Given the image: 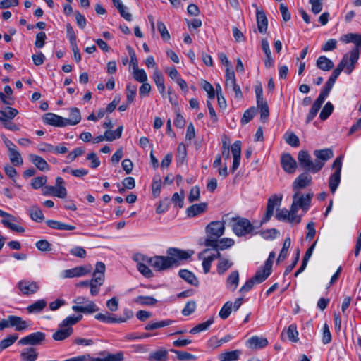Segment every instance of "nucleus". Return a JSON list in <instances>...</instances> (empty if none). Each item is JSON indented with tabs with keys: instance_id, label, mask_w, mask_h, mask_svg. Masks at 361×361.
I'll return each mask as SVG.
<instances>
[{
	"instance_id": "obj_53",
	"label": "nucleus",
	"mask_w": 361,
	"mask_h": 361,
	"mask_svg": "<svg viewBox=\"0 0 361 361\" xmlns=\"http://www.w3.org/2000/svg\"><path fill=\"white\" fill-rule=\"evenodd\" d=\"M82 318V315L69 316L62 321V322L59 324V327H70L69 326H72L76 324L80 321Z\"/></svg>"
},
{
	"instance_id": "obj_52",
	"label": "nucleus",
	"mask_w": 361,
	"mask_h": 361,
	"mask_svg": "<svg viewBox=\"0 0 361 361\" xmlns=\"http://www.w3.org/2000/svg\"><path fill=\"white\" fill-rule=\"evenodd\" d=\"M334 83L327 80V82L325 83V85L324 86L322 90L321 91L319 95L318 96L317 99H319L322 102H324L326 98L329 94Z\"/></svg>"
},
{
	"instance_id": "obj_34",
	"label": "nucleus",
	"mask_w": 361,
	"mask_h": 361,
	"mask_svg": "<svg viewBox=\"0 0 361 361\" xmlns=\"http://www.w3.org/2000/svg\"><path fill=\"white\" fill-rule=\"evenodd\" d=\"M178 275L180 278L192 286H197L199 284L198 280L194 274L187 269H180L178 272Z\"/></svg>"
},
{
	"instance_id": "obj_19",
	"label": "nucleus",
	"mask_w": 361,
	"mask_h": 361,
	"mask_svg": "<svg viewBox=\"0 0 361 361\" xmlns=\"http://www.w3.org/2000/svg\"><path fill=\"white\" fill-rule=\"evenodd\" d=\"M90 272V266H78L63 271L65 278L80 277Z\"/></svg>"
},
{
	"instance_id": "obj_17",
	"label": "nucleus",
	"mask_w": 361,
	"mask_h": 361,
	"mask_svg": "<svg viewBox=\"0 0 361 361\" xmlns=\"http://www.w3.org/2000/svg\"><path fill=\"white\" fill-rule=\"evenodd\" d=\"M43 121L45 123L52 126H66V118L53 113L45 114L43 116Z\"/></svg>"
},
{
	"instance_id": "obj_13",
	"label": "nucleus",
	"mask_w": 361,
	"mask_h": 361,
	"mask_svg": "<svg viewBox=\"0 0 361 361\" xmlns=\"http://www.w3.org/2000/svg\"><path fill=\"white\" fill-rule=\"evenodd\" d=\"M316 164L319 165V171L324 167L325 163L334 157L333 151L329 149H316L313 152Z\"/></svg>"
},
{
	"instance_id": "obj_54",
	"label": "nucleus",
	"mask_w": 361,
	"mask_h": 361,
	"mask_svg": "<svg viewBox=\"0 0 361 361\" xmlns=\"http://www.w3.org/2000/svg\"><path fill=\"white\" fill-rule=\"evenodd\" d=\"M333 111H334V106H333V104L330 102H328L324 105L323 109H322V111H321V112L319 114V118L322 121H325L332 114Z\"/></svg>"
},
{
	"instance_id": "obj_12",
	"label": "nucleus",
	"mask_w": 361,
	"mask_h": 361,
	"mask_svg": "<svg viewBox=\"0 0 361 361\" xmlns=\"http://www.w3.org/2000/svg\"><path fill=\"white\" fill-rule=\"evenodd\" d=\"M276 217L279 221H288L290 223L299 224L301 221V217L297 215V212L292 213V206L289 211L286 209H277Z\"/></svg>"
},
{
	"instance_id": "obj_18",
	"label": "nucleus",
	"mask_w": 361,
	"mask_h": 361,
	"mask_svg": "<svg viewBox=\"0 0 361 361\" xmlns=\"http://www.w3.org/2000/svg\"><path fill=\"white\" fill-rule=\"evenodd\" d=\"M281 164L283 169L288 173H295L297 163L290 154H284L281 157Z\"/></svg>"
},
{
	"instance_id": "obj_41",
	"label": "nucleus",
	"mask_w": 361,
	"mask_h": 361,
	"mask_svg": "<svg viewBox=\"0 0 361 361\" xmlns=\"http://www.w3.org/2000/svg\"><path fill=\"white\" fill-rule=\"evenodd\" d=\"M271 269H267L266 267H263L262 269L258 270L255 275L252 277L253 280L255 283H261L264 281H265L267 277L271 274Z\"/></svg>"
},
{
	"instance_id": "obj_25",
	"label": "nucleus",
	"mask_w": 361,
	"mask_h": 361,
	"mask_svg": "<svg viewBox=\"0 0 361 361\" xmlns=\"http://www.w3.org/2000/svg\"><path fill=\"white\" fill-rule=\"evenodd\" d=\"M257 28L260 33H265L267 30L268 20L265 13L262 10L257 8Z\"/></svg>"
},
{
	"instance_id": "obj_28",
	"label": "nucleus",
	"mask_w": 361,
	"mask_h": 361,
	"mask_svg": "<svg viewBox=\"0 0 361 361\" xmlns=\"http://www.w3.org/2000/svg\"><path fill=\"white\" fill-rule=\"evenodd\" d=\"M72 327H59V329L52 335L54 341H63L68 338L73 333Z\"/></svg>"
},
{
	"instance_id": "obj_39",
	"label": "nucleus",
	"mask_w": 361,
	"mask_h": 361,
	"mask_svg": "<svg viewBox=\"0 0 361 361\" xmlns=\"http://www.w3.org/2000/svg\"><path fill=\"white\" fill-rule=\"evenodd\" d=\"M234 245V240L229 238H224L221 240H216V245L215 247H211L215 250H224L227 248L232 247Z\"/></svg>"
},
{
	"instance_id": "obj_22",
	"label": "nucleus",
	"mask_w": 361,
	"mask_h": 361,
	"mask_svg": "<svg viewBox=\"0 0 361 361\" xmlns=\"http://www.w3.org/2000/svg\"><path fill=\"white\" fill-rule=\"evenodd\" d=\"M208 208V204L207 202H201L200 204H195L186 209V214L188 217H195L197 215L204 213Z\"/></svg>"
},
{
	"instance_id": "obj_1",
	"label": "nucleus",
	"mask_w": 361,
	"mask_h": 361,
	"mask_svg": "<svg viewBox=\"0 0 361 361\" xmlns=\"http://www.w3.org/2000/svg\"><path fill=\"white\" fill-rule=\"evenodd\" d=\"M166 253L168 256H154L153 257L140 256V257L144 261L146 259V262L156 270L162 271L178 266L181 261L189 259L194 254V251L170 247L167 250Z\"/></svg>"
},
{
	"instance_id": "obj_62",
	"label": "nucleus",
	"mask_w": 361,
	"mask_h": 361,
	"mask_svg": "<svg viewBox=\"0 0 361 361\" xmlns=\"http://www.w3.org/2000/svg\"><path fill=\"white\" fill-rule=\"evenodd\" d=\"M47 181V177L46 176H41L36 178H34L32 180L31 185L32 188L37 190L42 186L45 185Z\"/></svg>"
},
{
	"instance_id": "obj_56",
	"label": "nucleus",
	"mask_w": 361,
	"mask_h": 361,
	"mask_svg": "<svg viewBox=\"0 0 361 361\" xmlns=\"http://www.w3.org/2000/svg\"><path fill=\"white\" fill-rule=\"evenodd\" d=\"M233 303L230 301L226 302L219 311V315L222 319H226L231 313Z\"/></svg>"
},
{
	"instance_id": "obj_10",
	"label": "nucleus",
	"mask_w": 361,
	"mask_h": 361,
	"mask_svg": "<svg viewBox=\"0 0 361 361\" xmlns=\"http://www.w3.org/2000/svg\"><path fill=\"white\" fill-rule=\"evenodd\" d=\"M45 338L46 334L44 333L41 331L34 332L20 339L18 345H39L45 341Z\"/></svg>"
},
{
	"instance_id": "obj_3",
	"label": "nucleus",
	"mask_w": 361,
	"mask_h": 361,
	"mask_svg": "<svg viewBox=\"0 0 361 361\" xmlns=\"http://www.w3.org/2000/svg\"><path fill=\"white\" fill-rule=\"evenodd\" d=\"M73 302L75 305L72 306V310L75 312L92 314L99 310L94 302L89 300L86 297H76Z\"/></svg>"
},
{
	"instance_id": "obj_33",
	"label": "nucleus",
	"mask_w": 361,
	"mask_h": 361,
	"mask_svg": "<svg viewBox=\"0 0 361 361\" xmlns=\"http://www.w3.org/2000/svg\"><path fill=\"white\" fill-rule=\"evenodd\" d=\"M81 120V115L80 110L76 108H71L70 109V117L66 118V126H74L80 123Z\"/></svg>"
},
{
	"instance_id": "obj_55",
	"label": "nucleus",
	"mask_w": 361,
	"mask_h": 361,
	"mask_svg": "<svg viewBox=\"0 0 361 361\" xmlns=\"http://www.w3.org/2000/svg\"><path fill=\"white\" fill-rule=\"evenodd\" d=\"M18 334H12L8 336L7 338L3 339L0 342V351L7 348L8 347L13 345L15 341L18 339Z\"/></svg>"
},
{
	"instance_id": "obj_59",
	"label": "nucleus",
	"mask_w": 361,
	"mask_h": 361,
	"mask_svg": "<svg viewBox=\"0 0 361 361\" xmlns=\"http://www.w3.org/2000/svg\"><path fill=\"white\" fill-rule=\"evenodd\" d=\"M291 240L290 238H287L285 239L283 245V247L281 250V252L279 254V256L277 259V262H279L280 261L284 260L288 255V250L290 246Z\"/></svg>"
},
{
	"instance_id": "obj_60",
	"label": "nucleus",
	"mask_w": 361,
	"mask_h": 361,
	"mask_svg": "<svg viewBox=\"0 0 361 361\" xmlns=\"http://www.w3.org/2000/svg\"><path fill=\"white\" fill-rule=\"evenodd\" d=\"M161 179L160 176L154 177L153 179L152 184V195H154V197H157L159 195L160 191H161Z\"/></svg>"
},
{
	"instance_id": "obj_15",
	"label": "nucleus",
	"mask_w": 361,
	"mask_h": 361,
	"mask_svg": "<svg viewBox=\"0 0 361 361\" xmlns=\"http://www.w3.org/2000/svg\"><path fill=\"white\" fill-rule=\"evenodd\" d=\"M282 200V196L278 197L276 195H271L267 202L266 214L262 219V223L268 221L274 214V208L280 204Z\"/></svg>"
},
{
	"instance_id": "obj_5",
	"label": "nucleus",
	"mask_w": 361,
	"mask_h": 361,
	"mask_svg": "<svg viewBox=\"0 0 361 361\" xmlns=\"http://www.w3.org/2000/svg\"><path fill=\"white\" fill-rule=\"evenodd\" d=\"M313 197V193H307L304 196L300 192L296 191L293 196L292 202V213L298 212V208H301L306 212L310 205L311 200Z\"/></svg>"
},
{
	"instance_id": "obj_40",
	"label": "nucleus",
	"mask_w": 361,
	"mask_h": 361,
	"mask_svg": "<svg viewBox=\"0 0 361 361\" xmlns=\"http://www.w3.org/2000/svg\"><path fill=\"white\" fill-rule=\"evenodd\" d=\"M214 317H211L207 321L196 325L195 327L191 329L189 332L192 334H195L197 333L206 331L214 323Z\"/></svg>"
},
{
	"instance_id": "obj_11",
	"label": "nucleus",
	"mask_w": 361,
	"mask_h": 361,
	"mask_svg": "<svg viewBox=\"0 0 361 361\" xmlns=\"http://www.w3.org/2000/svg\"><path fill=\"white\" fill-rule=\"evenodd\" d=\"M0 216L6 218L1 219V223L11 231L17 233L25 232V228L23 226L12 223V221H16V218L14 216L0 209Z\"/></svg>"
},
{
	"instance_id": "obj_35",
	"label": "nucleus",
	"mask_w": 361,
	"mask_h": 361,
	"mask_svg": "<svg viewBox=\"0 0 361 361\" xmlns=\"http://www.w3.org/2000/svg\"><path fill=\"white\" fill-rule=\"evenodd\" d=\"M323 103H324L323 102L320 101L318 99H317L314 102L311 109L309 111V113L307 115L306 121H305L306 123H310L315 118L318 111L321 109V106L323 104Z\"/></svg>"
},
{
	"instance_id": "obj_44",
	"label": "nucleus",
	"mask_w": 361,
	"mask_h": 361,
	"mask_svg": "<svg viewBox=\"0 0 361 361\" xmlns=\"http://www.w3.org/2000/svg\"><path fill=\"white\" fill-rule=\"evenodd\" d=\"M47 305V302L44 300H39L31 304L27 307L29 313H38L40 312Z\"/></svg>"
},
{
	"instance_id": "obj_8",
	"label": "nucleus",
	"mask_w": 361,
	"mask_h": 361,
	"mask_svg": "<svg viewBox=\"0 0 361 361\" xmlns=\"http://www.w3.org/2000/svg\"><path fill=\"white\" fill-rule=\"evenodd\" d=\"M226 88L235 92V97L237 99L243 98V93L240 86L236 83L235 73L228 67L226 69Z\"/></svg>"
},
{
	"instance_id": "obj_36",
	"label": "nucleus",
	"mask_w": 361,
	"mask_h": 361,
	"mask_svg": "<svg viewBox=\"0 0 361 361\" xmlns=\"http://www.w3.org/2000/svg\"><path fill=\"white\" fill-rule=\"evenodd\" d=\"M28 214L31 219L36 222H42L44 219L41 209L37 205L30 207L28 209Z\"/></svg>"
},
{
	"instance_id": "obj_48",
	"label": "nucleus",
	"mask_w": 361,
	"mask_h": 361,
	"mask_svg": "<svg viewBox=\"0 0 361 361\" xmlns=\"http://www.w3.org/2000/svg\"><path fill=\"white\" fill-rule=\"evenodd\" d=\"M8 157L10 161L15 166H20L23 163L21 154L16 148L8 152Z\"/></svg>"
},
{
	"instance_id": "obj_4",
	"label": "nucleus",
	"mask_w": 361,
	"mask_h": 361,
	"mask_svg": "<svg viewBox=\"0 0 361 361\" xmlns=\"http://www.w3.org/2000/svg\"><path fill=\"white\" fill-rule=\"evenodd\" d=\"M233 221L232 228L238 236H245L252 233L254 231V226L247 219L235 217L233 218Z\"/></svg>"
},
{
	"instance_id": "obj_20",
	"label": "nucleus",
	"mask_w": 361,
	"mask_h": 361,
	"mask_svg": "<svg viewBox=\"0 0 361 361\" xmlns=\"http://www.w3.org/2000/svg\"><path fill=\"white\" fill-rule=\"evenodd\" d=\"M231 152L233 157V166L231 171L234 173L239 167L240 157H241V142L239 140L235 141L231 146Z\"/></svg>"
},
{
	"instance_id": "obj_49",
	"label": "nucleus",
	"mask_w": 361,
	"mask_h": 361,
	"mask_svg": "<svg viewBox=\"0 0 361 361\" xmlns=\"http://www.w3.org/2000/svg\"><path fill=\"white\" fill-rule=\"evenodd\" d=\"M173 323V321L171 319L156 322H149L145 327V329L147 331L154 330L159 328H162L166 326H169Z\"/></svg>"
},
{
	"instance_id": "obj_42",
	"label": "nucleus",
	"mask_w": 361,
	"mask_h": 361,
	"mask_svg": "<svg viewBox=\"0 0 361 361\" xmlns=\"http://www.w3.org/2000/svg\"><path fill=\"white\" fill-rule=\"evenodd\" d=\"M100 356H104V361H123L124 360L123 353L118 352L116 354L109 353L104 350L99 353Z\"/></svg>"
},
{
	"instance_id": "obj_29",
	"label": "nucleus",
	"mask_w": 361,
	"mask_h": 361,
	"mask_svg": "<svg viewBox=\"0 0 361 361\" xmlns=\"http://www.w3.org/2000/svg\"><path fill=\"white\" fill-rule=\"evenodd\" d=\"M140 256L142 255H137L134 257V259L138 262L137 264V269L144 276L147 278H151L153 276V273L145 263L139 262L140 260L142 261V259L140 257ZM143 262H147L146 260H143Z\"/></svg>"
},
{
	"instance_id": "obj_6",
	"label": "nucleus",
	"mask_w": 361,
	"mask_h": 361,
	"mask_svg": "<svg viewBox=\"0 0 361 361\" xmlns=\"http://www.w3.org/2000/svg\"><path fill=\"white\" fill-rule=\"evenodd\" d=\"M343 157H338L332 164V169L335 170L329 179V187L332 193H334L341 182V172L342 169V160Z\"/></svg>"
},
{
	"instance_id": "obj_9",
	"label": "nucleus",
	"mask_w": 361,
	"mask_h": 361,
	"mask_svg": "<svg viewBox=\"0 0 361 361\" xmlns=\"http://www.w3.org/2000/svg\"><path fill=\"white\" fill-rule=\"evenodd\" d=\"M359 48L355 47L350 52V55L348 54H345L341 59V61H344V70L345 72L348 74H350L353 69L355 68V65L357 63V60L359 59Z\"/></svg>"
},
{
	"instance_id": "obj_58",
	"label": "nucleus",
	"mask_w": 361,
	"mask_h": 361,
	"mask_svg": "<svg viewBox=\"0 0 361 361\" xmlns=\"http://www.w3.org/2000/svg\"><path fill=\"white\" fill-rule=\"evenodd\" d=\"M171 351L176 355L178 360L180 361L194 360L197 358L195 355L185 351L177 350H172Z\"/></svg>"
},
{
	"instance_id": "obj_14",
	"label": "nucleus",
	"mask_w": 361,
	"mask_h": 361,
	"mask_svg": "<svg viewBox=\"0 0 361 361\" xmlns=\"http://www.w3.org/2000/svg\"><path fill=\"white\" fill-rule=\"evenodd\" d=\"M18 288L23 295H31L39 289L38 283L29 280H21L18 283Z\"/></svg>"
},
{
	"instance_id": "obj_27",
	"label": "nucleus",
	"mask_w": 361,
	"mask_h": 361,
	"mask_svg": "<svg viewBox=\"0 0 361 361\" xmlns=\"http://www.w3.org/2000/svg\"><path fill=\"white\" fill-rule=\"evenodd\" d=\"M247 343L250 348L259 349L266 347L268 345V341L266 338L254 336L247 340Z\"/></svg>"
},
{
	"instance_id": "obj_47",
	"label": "nucleus",
	"mask_w": 361,
	"mask_h": 361,
	"mask_svg": "<svg viewBox=\"0 0 361 361\" xmlns=\"http://www.w3.org/2000/svg\"><path fill=\"white\" fill-rule=\"evenodd\" d=\"M123 129V126H120L114 131H112L110 130H106L104 133V135L106 137V141H113L116 139L120 138L122 135Z\"/></svg>"
},
{
	"instance_id": "obj_57",
	"label": "nucleus",
	"mask_w": 361,
	"mask_h": 361,
	"mask_svg": "<svg viewBox=\"0 0 361 361\" xmlns=\"http://www.w3.org/2000/svg\"><path fill=\"white\" fill-rule=\"evenodd\" d=\"M257 107L260 110V117L261 120L263 121H265L267 120L269 115V106L267 104V102L266 101H262V103H257Z\"/></svg>"
},
{
	"instance_id": "obj_38",
	"label": "nucleus",
	"mask_w": 361,
	"mask_h": 361,
	"mask_svg": "<svg viewBox=\"0 0 361 361\" xmlns=\"http://www.w3.org/2000/svg\"><path fill=\"white\" fill-rule=\"evenodd\" d=\"M238 283H239V273L238 271H233L227 279V281H226L227 287L231 291H234L237 288Z\"/></svg>"
},
{
	"instance_id": "obj_7",
	"label": "nucleus",
	"mask_w": 361,
	"mask_h": 361,
	"mask_svg": "<svg viewBox=\"0 0 361 361\" xmlns=\"http://www.w3.org/2000/svg\"><path fill=\"white\" fill-rule=\"evenodd\" d=\"M298 160L300 166L306 171L315 173L319 171V165L316 161H313L311 156L306 150H301L298 152Z\"/></svg>"
},
{
	"instance_id": "obj_30",
	"label": "nucleus",
	"mask_w": 361,
	"mask_h": 361,
	"mask_svg": "<svg viewBox=\"0 0 361 361\" xmlns=\"http://www.w3.org/2000/svg\"><path fill=\"white\" fill-rule=\"evenodd\" d=\"M168 358V352L164 348L151 352L148 357L149 361H166Z\"/></svg>"
},
{
	"instance_id": "obj_24",
	"label": "nucleus",
	"mask_w": 361,
	"mask_h": 361,
	"mask_svg": "<svg viewBox=\"0 0 361 361\" xmlns=\"http://www.w3.org/2000/svg\"><path fill=\"white\" fill-rule=\"evenodd\" d=\"M39 353L33 347L25 348L20 353V357L22 361H36Z\"/></svg>"
},
{
	"instance_id": "obj_2",
	"label": "nucleus",
	"mask_w": 361,
	"mask_h": 361,
	"mask_svg": "<svg viewBox=\"0 0 361 361\" xmlns=\"http://www.w3.org/2000/svg\"><path fill=\"white\" fill-rule=\"evenodd\" d=\"M225 231L224 221H213L205 227L207 238L204 240L206 247H215L216 240L221 237Z\"/></svg>"
},
{
	"instance_id": "obj_16",
	"label": "nucleus",
	"mask_w": 361,
	"mask_h": 361,
	"mask_svg": "<svg viewBox=\"0 0 361 361\" xmlns=\"http://www.w3.org/2000/svg\"><path fill=\"white\" fill-rule=\"evenodd\" d=\"M312 176L307 172L300 174L293 183V189L295 192L299 189L305 188L312 183Z\"/></svg>"
},
{
	"instance_id": "obj_63",
	"label": "nucleus",
	"mask_w": 361,
	"mask_h": 361,
	"mask_svg": "<svg viewBox=\"0 0 361 361\" xmlns=\"http://www.w3.org/2000/svg\"><path fill=\"white\" fill-rule=\"evenodd\" d=\"M286 142L292 147H298L300 145V140L298 137L294 133L285 134Z\"/></svg>"
},
{
	"instance_id": "obj_43",
	"label": "nucleus",
	"mask_w": 361,
	"mask_h": 361,
	"mask_svg": "<svg viewBox=\"0 0 361 361\" xmlns=\"http://www.w3.org/2000/svg\"><path fill=\"white\" fill-rule=\"evenodd\" d=\"M153 80L156 85L157 86L159 92L161 93H164L165 90L164 78L162 74L158 71L157 68H156V69L154 71Z\"/></svg>"
},
{
	"instance_id": "obj_37",
	"label": "nucleus",
	"mask_w": 361,
	"mask_h": 361,
	"mask_svg": "<svg viewBox=\"0 0 361 361\" xmlns=\"http://www.w3.org/2000/svg\"><path fill=\"white\" fill-rule=\"evenodd\" d=\"M46 224L48 226L51 228L65 230V231H73L75 229V226L73 225L66 224L60 221L55 220H47Z\"/></svg>"
},
{
	"instance_id": "obj_23",
	"label": "nucleus",
	"mask_w": 361,
	"mask_h": 361,
	"mask_svg": "<svg viewBox=\"0 0 361 361\" xmlns=\"http://www.w3.org/2000/svg\"><path fill=\"white\" fill-rule=\"evenodd\" d=\"M43 195L46 196L53 195L63 199L67 195V190L66 188H59L56 186H45L43 190Z\"/></svg>"
},
{
	"instance_id": "obj_45",
	"label": "nucleus",
	"mask_w": 361,
	"mask_h": 361,
	"mask_svg": "<svg viewBox=\"0 0 361 361\" xmlns=\"http://www.w3.org/2000/svg\"><path fill=\"white\" fill-rule=\"evenodd\" d=\"M104 271L105 264L102 262H97L95 270L93 273L92 279H97L99 281H104Z\"/></svg>"
},
{
	"instance_id": "obj_32",
	"label": "nucleus",
	"mask_w": 361,
	"mask_h": 361,
	"mask_svg": "<svg viewBox=\"0 0 361 361\" xmlns=\"http://www.w3.org/2000/svg\"><path fill=\"white\" fill-rule=\"evenodd\" d=\"M241 354L242 351L240 350L226 351L221 353L219 355V359L221 361H236L239 359Z\"/></svg>"
},
{
	"instance_id": "obj_21",
	"label": "nucleus",
	"mask_w": 361,
	"mask_h": 361,
	"mask_svg": "<svg viewBox=\"0 0 361 361\" xmlns=\"http://www.w3.org/2000/svg\"><path fill=\"white\" fill-rule=\"evenodd\" d=\"M9 323L11 327L14 328L18 331H25L30 326L27 321L23 320L20 317L16 315H9Z\"/></svg>"
},
{
	"instance_id": "obj_26",
	"label": "nucleus",
	"mask_w": 361,
	"mask_h": 361,
	"mask_svg": "<svg viewBox=\"0 0 361 361\" xmlns=\"http://www.w3.org/2000/svg\"><path fill=\"white\" fill-rule=\"evenodd\" d=\"M29 158L30 161L40 171H47L49 170V165L47 162V161L43 159L42 157L35 155V154H30Z\"/></svg>"
},
{
	"instance_id": "obj_31",
	"label": "nucleus",
	"mask_w": 361,
	"mask_h": 361,
	"mask_svg": "<svg viewBox=\"0 0 361 361\" xmlns=\"http://www.w3.org/2000/svg\"><path fill=\"white\" fill-rule=\"evenodd\" d=\"M317 67L324 71H329L334 68L333 61L325 56H319L316 62Z\"/></svg>"
},
{
	"instance_id": "obj_61",
	"label": "nucleus",
	"mask_w": 361,
	"mask_h": 361,
	"mask_svg": "<svg viewBox=\"0 0 361 361\" xmlns=\"http://www.w3.org/2000/svg\"><path fill=\"white\" fill-rule=\"evenodd\" d=\"M288 338L293 342L298 341V332L295 324H290L286 330Z\"/></svg>"
},
{
	"instance_id": "obj_64",
	"label": "nucleus",
	"mask_w": 361,
	"mask_h": 361,
	"mask_svg": "<svg viewBox=\"0 0 361 361\" xmlns=\"http://www.w3.org/2000/svg\"><path fill=\"white\" fill-rule=\"evenodd\" d=\"M133 77L135 80L140 82H146L147 76L144 69H139L138 68L133 70Z\"/></svg>"
},
{
	"instance_id": "obj_50",
	"label": "nucleus",
	"mask_w": 361,
	"mask_h": 361,
	"mask_svg": "<svg viewBox=\"0 0 361 361\" xmlns=\"http://www.w3.org/2000/svg\"><path fill=\"white\" fill-rule=\"evenodd\" d=\"M135 302L141 305H154L157 300L152 296L140 295L135 298Z\"/></svg>"
},
{
	"instance_id": "obj_51",
	"label": "nucleus",
	"mask_w": 361,
	"mask_h": 361,
	"mask_svg": "<svg viewBox=\"0 0 361 361\" xmlns=\"http://www.w3.org/2000/svg\"><path fill=\"white\" fill-rule=\"evenodd\" d=\"M137 92V86L130 83L126 86V101L128 104H131L135 97Z\"/></svg>"
},
{
	"instance_id": "obj_46",
	"label": "nucleus",
	"mask_w": 361,
	"mask_h": 361,
	"mask_svg": "<svg viewBox=\"0 0 361 361\" xmlns=\"http://www.w3.org/2000/svg\"><path fill=\"white\" fill-rule=\"evenodd\" d=\"M97 320L101 321L104 323H118L117 317H114L112 314L109 312L99 313L94 316Z\"/></svg>"
}]
</instances>
